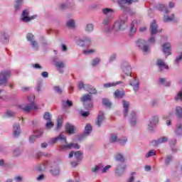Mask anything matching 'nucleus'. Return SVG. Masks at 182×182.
<instances>
[{
	"instance_id": "obj_52",
	"label": "nucleus",
	"mask_w": 182,
	"mask_h": 182,
	"mask_svg": "<svg viewBox=\"0 0 182 182\" xmlns=\"http://www.w3.org/2000/svg\"><path fill=\"white\" fill-rule=\"evenodd\" d=\"M174 19V14H172L171 17L164 16V22H171Z\"/></svg>"
},
{
	"instance_id": "obj_59",
	"label": "nucleus",
	"mask_w": 182,
	"mask_h": 182,
	"mask_svg": "<svg viewBox=\"0 0 182 182\" xmlns=\"http://www.w3.org/2000/svg\"><path fill=\"white\" fill-rule=\"evenodd\" d=\"M117 136L116 135H112L109 138V142L110 143H116V141H118Z\"/></svg>"
},
{
	"instance_id": "obj_22",
	"label": "nucleus",
	"mask_w": 182,
	"mask_h": 182,
	"mask_svg": "<svg viewBox=\"0 0 182 182\" xmlns=\"http://www.w3.org/2000/svg\"><path fill=\"white\" fill-rule=\"evenodd\" d=\"M122 105L124 107V117H126L129 114V107L130 106V103L124 100H122Z\"/></svg>"
},
{
	"instance_id": "obj_12",
	"label": "nucleus",
	"mask_w": 182,
	"mask_h": 182,
	"mask_svg": "<svg viewBox=\"0 0 182 182\" xmlns=\"http://www.w3.org/2000/svg\"><path fill=\"white\" fill-rule=\"evenodd\" d=\"M162 52L164 53L166 58L171 55V45L170 43H164L162 46Z\"/></svg>"
},
{
	"instance_id": "obj_38",
	"label": "nucleus",
	"mask_w": 182,
	"mask_h": 182,
	"mask_svg": "<svg viewBox=\"0 0 182 182\" xmlns=\"http://www.w3.org/2000/svg\"><path fill=\"white\" fill-rule=\"evenodd\" d=\"M66 106H68V107H72V106H73V102L67 100L66 102H65V100L62 101V107L63 108L66 107Z\"/></svg>"
},
{
	"instance_id": "obj_39",
	"label": "nucleus",
	"mask_w": 182,
	"mask_h": 182,
	"mask_svg": "<svg viewBox=\"0 0 182 182\" xmlns=\"http://www.w3.org/2000/svg\"><path fill=\"white\" fill-rule=\"evenodd\" d=\"M22 4H23V0H16V4L14 5V8L16 11H19L21 7L22 6Z\"/></svg>"
},
{
	"instance_id": "obj_33",
	"label": "nucleus",
	"mask_w": 182,
	"mask_h": 182,
	"mask_svg": "<svg viewBox=\"0 0 182 182\" xmlns=\"http://www.w3.org/2000/svg\"><path fill=\"white\" fill-rule=\"evenodd\" d=\"M130 123L131 126H136V112H134L130 113Z\"/></svg>"
},
{
	"instance_id": "obj_13",
	"label": "nucleus",
	"mask_w": 182,
	"mask_h": 182,
	"mask_svg": "<svg viewBox=\"0 0 182 182\" xmlns=\"http://www.w3.org/2000/svg\"><path fill=\"white\" fill-rule=\"evenodd\" d=\"M21 16V21H23V22H29L32 21V19H35V16L29 17V11L26 9L23 11Z\"/></svg>"
},
{
	"instance_id": "obj_34",
	"label": "nucleus",
	"mask_w": 182,
	"mask_h": 182,
	"mask_svg": "<svg viewBox=\"0 0 182 182\" xmlns=\"http://www.w3.org/2000/svg\"><path fill=\"white\" fill-rule=\"evenodd\" d=\"M120 83H123L122 81H119L118 82H108L103 85V87L105 89H107L109 87H112L114 86H117V85H120Z\"/></svg>"
},
{
	"instance_id": "obj_64",
	"label": "nucleus",
	"mask_w": 182,
	"mask_h": 182,
	"mask_svg": "<svg viewBox=\"0 0 182 182\" xmlns=\"http://www.w3.org/2000/svg\"><path fill=\"white\" fill-rule=\"evenodd\" d=\"M6 115L8 116V117H14V116H15V112L12 111H7L6 112Z\"/></svg>"
},
{
	"instance_id": "obj_26",
	"label": "nucleus",
	"mask_w": 182,
	"mask_h": 182,
	"mask_svg": "<svg viewBox=\"0 0 182 182\" xmlns=\"http://www.w3.org/2000/svg\"><path fill=\"white\" fill-rule=\"evenodd\" d=\"M115 161H119L121 163V164H124V161H126V159L124 158V156L122 154H117L115 155Z\"/></svg>"
},
{
	"instance_id": "obj_25",
	"label": "nucleus",
	"mask_w": 182,
	"mask_h": 182,
	"mask_svg": "<svg viewBox=\"0 0 182 182\" xmlns=\"http://www.w3.org/2000/svg\"><path fill=\"white\" fill-rule=\"evenodd\" d=\"M130 86L134 87V92H137L139 90V81L134 78L133 80L129 81Z\"/></svg>"
},
{
	"instance_id": "obj_7",
	"label": "nucleus",
	"mask_w": 182,
	"mask_h": 182,
	"mask_svg": "<svg viewBox=\"0 0 182 182\" xmlns=\"http://www.w3.org/2000/svg\"><path fill=\"white\" fill-rule=\"evenodd\" d=\"M77 43L82 48H89V46L92 45V39L90 37L85 36L82 38H80Z\"/></svg>"
},
{
	"instance_id": "obj_53",
	"label": "nucleus",
	"mask_w": 182,
	"mask_h": 182,
	"mask_svg": "<svg viewBox=\"0 0 182 182\" xmlns=\"http://www.w3.org/2000/svg\"><path fill=\"white\" fill-rule=\"evenodd\" d=\"M96 52L95 49H91V50H83L82 53L83 55H93Z\"/></svg>"
},
{
	"instance_id": "obj_63",
	"label": "nucleus",
	"mask_w": 182,
	"mask_h": 182,
	"mask_svg": "<svg viewBox=\"0 0 182 182\" xmlns=\"http://www.w3.org/2000/svg\"><path fill=\"white\" fill-rule=\"evenodd\" d=\"M111 167H112V166L107 165L105 167L102 168L101 169L102 173H107V171H109V168H110Z\"/></svg>"
},
{
	"instance_id": "obj_37",
	"label": "nucleus",
	"mask_w": 182,
	"mask_h": 182,
	"mask_svg": "<svg viewBox=\"0 0 182 182\" xmlns=\"http://www.w3.org/2000/svg\"><path fill=\"white\" fill-rule=\"evenodd\" d=\"M175 133L177 136H181L182 134V124H176V129H175Z\"/></svg>"
},
{
	"instance_id": "obj_8",
	"label": "nucleus",
	"mask_w": 182,
	"mask_h": 182,
	"mask_svg": "<svg viewBox=\"0 0 182 182\" xmlns=\"http://www.w3.org/2000/svg\"><path fill=\"white\" fill-rule=\"evenodd\" d=\"M34 134L35 135L30 136L29 138V141L31 144L35 143L36 139H39L43 136V129H40L34 130Z\"/></svg>"
},
{
	"instance_id": "obj_16",
	"label": "nucleus",
	"mask_w": 182,
	"mask_h": 182,
	"mask_svg": "<svg viewBox=\"0 0 182 182\" xmlns=\"http://www.w3.org/2000/svg\"><path fill=\"white\" fill-rule=\"evenodd\" d=\"M73 147V149H80V146L77 144L70 143L69 144H64L60 146L61 150H69L70 148Z\"/></svg>"
},
{
	"instance_id": "obj_48",
	"label": "nucleus",
	"mask_w": 182,
	"mask_h": 182,
	"mask_svg": "<svg viewBox=\"0 0 182 182\" xmlns=\"http://www.w3.org/2000/svg\"><path fill=\"white\" fill-rule=\"evenodd\" d=\"M78 89L79 90H82V89L86 90V89H87V84H84L83 82L80 81L78 82Z\"/></svg>"
},
{
	"instance_id": "obj_57",
	"label": "nucleus",
	"mask_w": 182,
	"mask_h": 182,
	"mask_svg": "<svg viewBox=\"0 0 182 182\" xmlns=\"http://www.w3.org/2000/svg\"><path fill=\"white\" fill-rule=\"evenodd\" d=\"M62 127V118L60 117H58V122H57V126H56V130H59Z\"/></svg>"
},
{
	"instance_id": "obj_30",
	"label": "nucleus",
	"mask_w": 182,
	"mask_h": 182,
	"mask_svg": "<svg viewBox=\"0 0 182 182\" xmlns=\"http://www.w3.org/2000/svg\"><path fill=\"white\" fill-rule=\"evenodd\" d=\"M86 92H89L90 95H96L97 93V90L93 86L87 85V88L85 89Z\"/></svg>"
},
{
	"instance_id": "obj_18",
	"label": "nucleus",
	"mask_w": 182,
	"mask_h": 182,
	"mask_svg": "<svg viewBox=\"0 0 182 182\" xmlns=\"http://www.w3.org/2000/svg\"><path fill=\"white\" fill-rule=\"evenodd\" d=\"M157 28L158 26L157 24L156 23V20H153L149 27V30L152 36L156 35V33H159V32H160L157 30Z\"/></svg>"
},
{
	"instance_id": "obj_54",
	"label": "nucleus",
	"mask_w": 182,
	"mask_h": 182,
	"mask_svg": "<svg viewBox=\"0 0 182 182\" xmlns=\"http://www.w3.org/2000/svg\"><path fill=\"white\" fill-rule=\"evenodd\" d=\"M152 156H156V150L152 149L150 150L146 154V158L149 159V157H152Z\"/></svg>"
},
{
	"instance_id": "obj_29",
	"label": "nucleus",
	"mask_w": 182,
	"mask_h": 182,
	"mask_svg": "<svg viewBox=\"0 0 182 182\" xmlns=\"http://www.w3.org/2000/svg\"><path fill=\"white\" fill-rule=\"evenodd\" d=\"M114 96L115 99H122L124 96V91L117 90L114 93Z\"/></svg>"
},
{
	"instance_id": "obj_2",
	"label": "nucleus",
	"mask_w": 182,
	"mask_h": 182,
	"mask_svg": "<svg viewBox=\"0 0 182 182\" xmlns=\"http://www.w3.org/2000/svg\"><path fill=\"white\" fill-rule=\"evenodd\" d=\"M92 97V95L87 94L82 95V97L80 98V100L82 102L83 106L86 110H92V107H93Z\"/></svg>"
},
{
	"instance_id": "obj_35",
	"label": "nucleus",
	"mask_w": 182,
	"mask_h": 182,
	"mask_svg": "<svg viewBox=\"0 0 182 182\" xmlns=\"http://www.w3.org/2000/svg\"><path fill=\"white\" fill-rule=\"evenodd\" d=\"M103 164H99L94 168H92L91 171H92V173H97V171H102V168H103Z\"/></svg>"
},
{
	"instance_id": "obj_23",
	"label": "nucleus",
	"mask_w": 182,
	"mask_h": 182,
	"mask_svg": "<svg viewBox=\"0 0 182 182\" xmlns=\"http://www.w3.org/2000/svg\"><path fill=\"white\" fill-rule=\"evenodd\" d=\"M74 156L77 163H80L83 160V152L82 151H77L74 153Z\"/></svg>"
},
{
	"instance_id": "obj_43",
	"label": "nucleus",
	"mask_w": 182,
	"mask_h": 182,
	"mask_svg": "<svg viewBox=\"0 0 182 182\" xmlns=\"http://www.w3.org/2000/svg\"><path fill=\"white\" fill-rule=\"evenodd\" d=\"M31 48H33L35 50H39V43L36 40L31 41Z\"/></svg>"
},
{
	"instance_id": "obj_17",
	"label": "nucleus",
	"mask_w": 182,
	"mask_h": 182,
	"mask_svg": "<svg viewBox=\"0 0 182 182\" xmlns=\"http://www.w3.org/2000/svg\"><path fill=\"white\" fill-rule=\"evenodd\" d=\"M156 66H158L159 71L163 72V69H168V65L164 63V60L158 59L156 61Z\"/></svg>"
},
{
	"instance_id": "obj_56",
	"label": "nucleus",
	"mask_w": 182,
	"mask_h": 182,
	"mask_svg": "<svg viewBox=\"0 0 182 182\" xmlns=\"http://www.w3.org/2000/svg\"><path fill=\"white\" fill-rule=\"evenodd\" d=\"M172 160H173V156L171 155H168L165 160V164L166 166H168V164H170Z\"/></svg>"
},
{
	"instance_id": "obj_49",
	"label": "nucleus",
	"mask_w": 182,
	"mask_h": 182,
	"mask_svg": "<svg viewBox=\"0 0 182 182\" xmlns=\"http://www.w3.org/2000/svg\"><path fill=\"white\" fill-rule=\"evenodd\" d=\"M102 105L107 107H112V102H110V101L106 98L102 99Z\"/></svg>"
},
{
	"instance_id": "obj_44",
	"label": "nucleus",
	"mask_w": 182,
	"mask_h": 182,
	"mask_svg": "<svg viewBox=\"0 0 182 182\" xmlns=\"http://www.w3.org/2000/svg\"><path fill=\"white\" fill-rule=\"evenodd\" d=\"M176 114L178 119H182V107H176Z\"/></svg>"
},
{
	"instance_id": "obj_46",
	"label": "nucleus",
	"mask_w": 182,
	"mask_h": 182,
	"mask_svg": "<svg viewBox=\"0 0 182 182\" xmlns=\"http://www.w3.org/2000/svg\"><path fill=\"white\" fill-rule=\"evenodd\" d=\"M85 134H87V135L90 134V133H92V125H90V124H87L85 126Z\"/></svg>"
},
{
	"instance_id": "obj_50",
	"label": "nucleus",
	"mask_w": 182,
	"mask_h": 182,
	"mask_svg": "<svg viewBox=\"0 0 182 182\" xmlns=\"http://www.w3.org/2000/svg\"><path fill=\"white\" fill-rule=\"evenodd\" d=\"M26 39L28 42H33V41H35V36L33 34H32V33H28L26 35Z\"/></svg>"
},
{
	"instance_id": "obj_9",
	"label": "nucleus",
	"mask_w": 182,
	"mask_h": 182,
	"mask_svg": "<svg viewBox=\"0 0 182 182\" xmlns=\"http://www.w3.org/2000/svg\"><path fill=\"white\" fill-rule=\"evenodd\" d=\"M127 165L124 164H118L115 168V176L117 177H121L124 174V171H126Z\"/></svg>"
},
{
	"instance_id": "obj_32",
	"label": "nucleus",
	"mask_w": 182,
	"mask_h": 182,
	"mask_svg": "<svg viewBox=\"0 0 182 182\" xmlns=\"http://www.w3.org/2000/svg\"><path fill=\"white\" fill-rule=\"evenodd\" d=\"M0 39L1 42L6 43L9 39V36L5 32H1L0 36Z\"/></svg>"
},
{
	"instance_id": "obj_51",
	"label": "nucleus",
	"mask_w": 182,
	"mask_h": 182,
	"mask_svg": "<svg viewBox=\"0 0 182 182\" xmlns=\"http://www.w3.org/2000/svg\"><path fill=\"white\" fill-rule=\"evenodd\" d=\"M21 154L22 152L21 151V149H19V148L14 149L13 151L14 157H19V156H21Z\"/></svg>"
},
{
	"instance_id": "obj_15",
	"label": "nucleus",
	"mask_w": 182,
	"mask_h": 182,
	"mask_svg": "<svg viewBox=\"0 0 182 182\" xmlns=\"http://www.w3.org/2000/svg\"><path fill=\"white\" fill-rule=\"evenodd\" d=\"M122 70L127 76H132V67L127 64V63H124L122 65Z\"/></svg>"
},
{
	"instance_id": "obj_41",
	"label": "nucleus",
	"mask_w": 182,
	"mask_h": 182,
	"mask_svg": "<svg viewBox=\"0 0 182 182\" xmlns=\"http://www.w3.org/2000/svg\"><path fill=\"white\" fill-rule=\"evenodd\" d=\"M43 119L47 122H50V120H52V115L50 114V112H46L43 116Z\"/></svg>"
},
{
	"instance_id": "obj_31",
	"label": "nucleus",
	"mask_w": 182,
	"mask_h": 182,
	"mask_svg": "<svg viewBox=\"0 0 182 182\" xmlns=\"http://www.w3.org/2000/svg\"><path fill=\"white\" fill-rule=\"evenodd\" d=\"M50 172L52 176H59L60 171L58 166H52Z\"/></svg>"
},
{
	"instance_id": "obj_58",
	"label": "nucleus",
	"mask_w": 182,
	"mask_h": 182,
	"mask_svg": "<svg viewBox=\"0 0 182 182\" xmlns=\"http://www.w3.org/2000/svg\"><path fill=\"white\" fill-rule=\"evenodd\" d=\"M58 8L60 11H65V9H68V8H69V6L65 4H61L58 6Z\"/></svg>"
},
{
	"instance_id": "obj_62",
	"label": "nucleus",
	"mask_w": 182,
	"mask_h": 182,
	"mask_svg": "<svg viewBox=\"0 0 182 182\" xmlns=\"http://www.w3.org/2000/svg\"><path fill=\"white\" fill-rule=\"evenodd\" d=\"M181 60H182V52L181 53L180 55L176 57V58L175 60V63H176V65H178V63H180V62H181Z\"/></svg>"
},
{
	"instance_id": "obj_55",
	"label": "nucleus",
	"mask_w": 182,
	"mask_h": 182,
	"mask_svg": "<svg viewBox=\"0 0 182 182\" xmlns=\"http://www.w3.org/2000/svg\"><path fill=\"white\" fill-rule=\"evenodd\" d=\"M53 89L58 95H62L63 93V90H62V88L59 86H54Z\"/></svg>"
},
{
	"instance_id": "obj_61",
	"label": "nucleus",
	"mask_w": 182,
	"mask_h": 182,
	"mask_svg": "<svg viewBox=\"0 0 182 182\" xmlns=\"http://www.w3.org/2000/svg\"><path fill=\"white\" fill-rule=\"evenodd\" d=\"M41 41L43 46H48V41H46V38H45V36H41Z\"/></svg>"
},
{
	"instance_id": "obj_28",
	"label": "nucleus",
	"mask_w": 182,
	"mask_h": 182,
	"mask_svg": "<svg viewBox=\"0 0 182 182\" xmlns=\"http://www.w3.org/2000/svg\"><path fill=\"white\" fill-rule=\"evenodd\" d=\"M136 31H137V21L134 20L131 23L130 32L131 33H136Z\"/></svg>"
},
{
	"instance_id": "obj_36",
	"label": "nucleus",
	"mask_w": 182,
	"mask_h": 182,
	"mask_svg": "<svg viewBox=\"0 0 182 182\" xmlns=\"http://www.w3.org/2000/svg\"><path fill=\"white\" fill-rule=\"evenodd\" d=\"M103 164H99L94 168H92L91 171H92V173H97V171H102V168H103Z\"/></svg>"
},
{
	"instance_id": "obj_1",
	"label": "nucleus",
	"mask_w": 182,
	"mask_h": 182,
	"mask_svg": "<svg viewBox=\"0 0 182 182\" xmlns=\"http://www.w3.org/2000/svg\"><path fill=\"white\" fill-rule=\"evenodd\" d=\"M128 16L124 14L120 17L119 21H116L113 24V28L110 27V21L113 19V16H109L102 21V26L105 28V31L107 33H110L112 31L114 32H119V31H124L126 29V22H127Z\"/></svg>"
},
{
	"instance_id": "obj_27",
	"label": "nucleus",
	"mask_w": 182,
	"mask_h": 182,
	"mask_svg": "<svg viewBox=\"0 0 182 182\" xmlns=\"http://www.w3.org/2000/svg\"><path fill=\"white\" fill-rule=\"evenodd\" d=\"M66 26L70 29H75L76 27V22L73 19H70L66 22Z\"/></svg>"
},
{
	"instance_id": "obj_40",
	"label": "nucleus",
	"mask_w": 182,
	"mask_h": 182,
	"mask_svg": "<svg viewBox=\"0 0 182 182\" xmlns=\"http://www.w3.org/2000/svg\"><path fill=\"white\" fill-rule=\"evenodd\" d=\"M158 9L161 11V12L164 11L166 15L170 12L168 9H167V7L164 6V4H159L158 6Z\"/></svg>"
},
{
	"instance_id": "obj_14",
	"label": "nucleus",
	"mask_w": 182,
	"mask_h": 182,
	"mask_svg": "<svg viewBox=\"0 0 182 182\" xmlns=\"http://www.w3.org/2000/svg\"><path fill=\"white\" fill-rule=\"evenodd\" d=\"M105 119L106 118L105 117V113L102 111H100L97 117V120L95 122V124H97L98 127H100L103 122H105Z\"/></svg>"
},
{
	"instance_id": "obj_47",
	"label": "nucleus",
	"mask_w": 182,
	"mask_h": 182,
	"mask_svg": "<svg viewBox=\"0 0 182 182\" xmlns=\"http://www.w3.org/2000/svg\"><path fill=\"white\" fill-rule=\"evenodd\" d=\"M53 126H55V123H53V122H52V120H50V121L47 122V123L45 125V127L47 130H50V129H52V127H53Z\"/></svg>"
},
{
	"instance_id": "obj_4",
	"label": "nucleus",
	"mask_w": 182,
	"mask_h": 182,
	"mask_svg": "<svg viewBox=\"0 0 182 182\" xmlns=\"http://www.w3.org/2000/svg\"><path fill=\"white\" fill-rule=\"evenodd\" d=\"M9 77H11V70H6L0 72V86H6Z\"/></svg>"
},
{
	"instance_id": "obj_20",
	"label": "nucleus",
	"mask_w": 182,
	"mask_h": 182,
	"mask_svg": "<svg viewBox=\"0 0 182 182\" xmlns=\"http://www.w3.org/2000/svg\"><path fill=\"white\" fill-rule=\"evenodd\" d=\"M65 130L68 134H75V131L76 130V127L70 123H67L65 124Z\"/></svg>"
},
{
	"instance_id": "obj_3",
	"label": "nucleus",
	"mask_w": 182,
	"mask_h": 182,
	"mask_svg": "<svg viewBox=\"0 0 182 182\" xmlns=\"http://www.w3.org/2000/svg\"><path fill=\"white\" fill-rule=\"evenodd\" d=\"M28 102H31L28 104H27L24 107H21L22 110L23 112H27L29 113L32 109H34L35 110L38 109V106H36V104L34 102H32V100H35V95H32L31 97H28Z\"/></svg>"
},
{
	"instance_id": "obj_6",
	"label": "nucleus",
	"mask_w": 182,
	"mask_h": 182,
	"mask_svg": "<svg viewBox=\"0 0 182 182\" xmlns=\"http://www.w3.org/2000/svg\"><path fill=\"white\" fill-rule=\"evenodd\" d=\"M113 2H117L122 11L127 9V5H132V2H137L139 0H112Z\"/></svg>"
},
{
	"instance_id": "obj_45",
	"label": "nucleus",
	"mask_w": 182,
	"mask_h": 182,
	"mask_svg": "<svg viewBox=\"0 0 182 182\" xmlns=\"http://www.w3.org/2000/svg\"><path fill=\"white\" fill-rule=\"evenodd\" d=\"M55 68H58V69H62L63 68H66V65L63 61H58L55 63Z\"/></svg>"
},
{
	"instance_id": "obj_60",
	"label": "nucleus",
	"mask_w": 182,
	"mask_h": 182,
	"mask_svg": "<svg viewBox=\"0 0 182 182\" xmlns=\"http://www.w3.org/2000/svg\"><path fill=\"white\" fill-rule=\"evenodd\" d=\"M100 62V58H95L92 60V66H97V65L99 64V63Z\"/></svg>"
},
{
	"instance_id": "obj_5",
	"label": "nucleus",
	"mask_w": 182,
	"mask_h": 182,
	"mask_svg": "<svg viewBox=\"0 0 182 182\" xmlns=\"http://www.w3.org/2000/svg\"><path fill=\"white\" fill-rule=\"evenodd\" d=\"M136 46L139 48L141 50H142L144 55H147V53H150V48H149V46H147L146 41L143 39H139L136 41Z\"/></svg>"
},
{
	"instance_id": "obj_21",
	"label": "nucleus",
	"mask_w": 182,
	"mask_h": 182,
	"mask_svg": "<svg viewBox=\"0 0 182 182\" xmlns=\"http://www.w3.org/2000/svg\"><path fill=\"white\" fill-rule=\"evenodd\" d=\"M168 138L167 136H163L161 138L158 139L157 140L152 141V146H159V144L161 143H166V141H168Z\"/></svg>"
},
{
	"instance_id": "obj_42",
	"label": "nucleus",
	"mask_w": 182,
	"mask_h": 182,
	"mask_svg": "<svg viewBox=\"0 0 182 182\" xmlns=\"http://www.w3.org/2000/svg\"><path fill=\"white\" fill-rule=\"evenodd\" d=\"M94 28H95V26L93 25V23H88L85 26V32H88V33L93 32Z\"/></svg>"
},
{
	"instance_id": "obj_24",
	"label": "nucleus",
	"mask_w": 182,
	"mask_h": 182,
	"mask_svg": "<svg viewBox=\"0 0 182 182\" xmlns=\"http://www.w3.org/2000/svg\"><path fill=\"white\" fill-rule=\"evenodd\" d=\"M102 13L105 16H112V15L114 14V10L109 8H105V9H102Z\"/></svg>"
},
{
	"instance_id": "obj_11",
	"label": "nucleus",
	"mask_w": 182,
	"mask_h": 182,
	"mask_svg": "<svg viewBox=\"0 0 182 182\" xmlns=\"http://www.w3.org/2000/svg\"><path fill=\"white\" fill-rule=\"evenodd\" d=\"M57 141H60L61 144L63 145L68 144V141H66V136H65L63 134H60L58 136L53 138L50 140V143L52 144H55V143H56Z\"/></svg>"
},
{
	"instance_id": "obj_10",
	"label": "nucleus",
	"mask_w": 182,
	"mask_h": 182,
	"mask_svg": "<svg viewBox=\"0 0 182 182\" xmlns=\"http://www.w3.org/2000/svg\"><path fill=\"white\" fill-rule=\"evenodd\" d=\"M157 124H159V117L154 116L148 124V130L149 132H153L154 130V127H156Z\"/></svg>"
},
{
	"instance_id": "obj_19",
	"label": "nucleus",
	"mask_w": 182,
	"mask_h": 182,
	"mask_svg": "<svg viewBox=\"0 0 182 182\" xmlns=\"http://www.w3.org/2000/svg\"><path fill=\"white\" fill-rule=\"evenodd\" d=\"M13 134L14 137H19V135L21 134V124H14Z\"/></svg>"
}]
</instances>
